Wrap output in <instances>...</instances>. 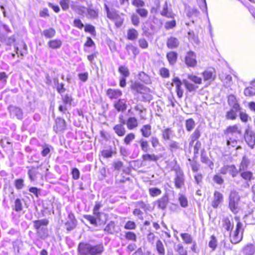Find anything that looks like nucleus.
<instances>
[{"mask_svg":"<svg viewBox=\"0 0 255 255\" xmlns=\"http://www.w3.org/2000/svg\"><path fill=\"white\" fill-rule=\"evenodd\" d=\"M71 1L70 0H61L60 1V6L62 9L64 10H67L69 8V5H71Z\"/></svg>","mask_w":255,"mask_h":255,"instance_id":"nucleus-61","label":"nucleus"},{"mask_svg":"<svg viewBox=\"0 0 255 255\" xmlns=\"http://www.w3.org/2000/svg\"><path fill=\"white\" fill-rule=\"evenodd\" d=\"M139 143L141 150L144 152H147L149 149V147L147 141L143 138H141L139 141Z\"/></svg>","mask_w":255,"mask_h":255,"instance_id":"nucleus-55","label":"nucleus"},{"mask_svg":"<svg viewBox=\"0 0 255 255\" xmlns=\"http://www.w3.org/2000/svg\"><path fill=\"white\" fill-rule=\"evenodd\" d=\"M104 251L102 243L94 245L90 243L81 242L78 247V252L80 255H100Z\"/></svg>","mask_w":255,"mask_h":255,"instance_id":"nucleus-1","label":"nucleus"},{"mask_svg":"<svg viewBox=\"0 0 255 255\" xmlns=\"http://www.w3.org/2000/svg\"><path fill=\"white\" fill-rule=\"evenodd\" d=\"M86 9L88 13L87 17L89 18L96 19L98 18V12L97 10L90 7L87 8Z\"/></svg>","mask_w":255,"mask_h":255,"instance_id":"nucleus-39","label":"nucleus"},{"mask_svg":"<svg viewBox=\"0 0 255 255\" xmlns=\"http://www.w3.org/2000/svg\"><path fill=\"white\" fill-rule=\"evenodd\" d=\"M243 224L238 221L236 226L235 231L233 234L230 232V240L232 244H236L240 242L243 239V229H242Z\"/></svg>","mask_w":255,"mask_h":255,"instance_id":"nucleus-3","label":"nucleus"},{"mask_svg":"<svg viewBox=\"0 0 255 255\" xmlns=\"http://www.w3.org/2000/svg\"><path fill=\"white\" fill-rule=\"evenodd\" d=\"M66 127L65 121L60 118H57L55 120V126L54 127L56 132L65 129Z\"/></svg>","mask_w":255,"mask_h":255,"instance_id":"nucleus-17","label":"nucleus"},{"mask_svg":"<svg viewBox=\"0 0 255 255\" xmlns=\"http://www.w3.org/2000/svg\"><path fill=\"white\" fill-rule=\"evenodd\" d=\"M71 7L79 14H84L85 12V9L86 8L84 6L75 4L73 1H71Z\"/></svg>","mask_w":255,"mask_h":255,"instance_id":"nucleus-23","label":"nucleus"},{"mask_svg":"<svg viewBox=\"0 0 255 255\" xmlns=\"http://www.w3.org/2000/svg\"><path fill=\"white\" fill-rule=\"evenodd\" d=\"M85 31L87 32L90 33L92 35H96V30L95 27L91 24H86L85 26Z\"/></svg>","mask_w":255,"mask_h":255,"instance_id":"nucleus-64","label":"nucleus"},{"mask_svg":"<svg viewBox=\"0 0 255 255\" xmlns=\"http://www.w3.org/2000/svg\"><path fill=\"white\" fill-rule=\"evenodd\" d=\"M220 173L222 175L229 174L232 177L235 178L239 174V170L234 164H226L221 167L219 170Z\"/></svg>","mask_w":255,"mask_h":255,"instance_id":"nucleus-4","label":"nucleus"},{"mask_svg":"<svg viewBox=\"0 0 255 255\" xmlns=\"http://www.w3.org/2000/svg\"><path fill=\"white\" fill-rule=\"evenodd\" d=\"M14 210L16 212H20L22 210V205L20 199H16L14 201Z\"/></svg>","mask_w":255,"mask_h":255,"instance_id":"nucleus-62","label":"nucleus"},{"mask_svg":"<svg viewBox=\"0 0 255 255\" xmlns=\"http://www.w3.org/2000/svg\"><path fill=\"white\" fill-rule=\"evenodd\" d=\"M119 71L122 75L121 77L127 78L129 75L128 68L124 66H121L119 68Z\"/></svg>","mask_w":255,"mask_h":255,"instance_id":"nucleus-49","label":"nucleus"},{"mask_svg":"<svg viewBox=\"0 0 255 255\" xmlns=\"http://www.w3.org/2000/svg\"><path fill=\"white\" fill-rule=\"evenodd\" d=\"M119 15L117 13V12L115 9H112L107 14V16L110 19L113 20L114 19H119Z\"/></svg>","mask_w":255,"mask_h":255,"instance_id":"nucleus-60","label":"nucleus"},{"mask_svg":"<svg viewBox=\"0 0 255 255\" xmlns=\"http://www.w3.org/2000/svg\"><path fill=\"white\" fill-rule=\"evenodd\" d=\"M219 77L223 83L224 87L228 88L232 84V77L231 75L226 73L219 74Z\"/></svg>","mask_w":255,"mask_h":255,"instance_id":"nucleus-12","label":"nucleus"},{"mask_svg":"<svg viewBox=\"0 0 255 255\" xmlns=\"http://www.w3.org/2000/svg\"><path fill=\"white\" fill-rule=\"evenodd\" d=\"M249 164V159L246 156H244L242 159V160L241 161V163H240V165L239 170H238L239 172V171L241 172L242 171H244V170H245L246 169H247Z\"/></svg>","mask_w":255,"mask_h":255,"instance_id":"nucleus-44","label":"nucleus"},{"mask_svg":"<svg viewBox=\"0 0 255 255\" xmlns=\"http://www.w3.org/2000/svg\"><path fill=\"white\" fill-rule=\"evenodd\" d=\"M223 196L219 191H216L214 193L213 200L212 202V206L214 208H217L223 202Z\"/></svg>","mask_w":255,"mask_h":255,"instance_id":"nucleus-10","label":"nucleus"},{"mask_svg":"<svg viewBox=\"0 0 255 255\" xmlns=\"http://www.w3.org/2000/svg\"><path fill=\"white\" fill-rule=\"evenodd\" d=\"M126 49L129 54L131 52L134 56H136L139 53V49L131 44L127 45Z\"/></svg>","mask_w":255,"mask_h":255,"instance_id":"nucleus-42","label":"nucleus"},{"mask_svg":"<svg viewBox=\"0 0 255 255\" xmlns=\"http://www.w3.org/2000/svg\"><path fill=\"white\" fill-rule=\"evenodd\" d=\"M135 135L133 133H128L124 139V143L126 145L130 144V142L134 139Z\"/></svg>","mask_w":255,"mask_h":255,"instance_id":"nucleus-56","label":"nucleus"},{"mask_svg":"<svg viewBox=\"0 0 255 255\" xmlns=\"http://www.w3.org/2000/svg\"><path fill=\"white\" fill-rule=\"evenodd\" d=\"M183 84L184 85L186 89L190 92L195 91L198 88L194 84L190 83L186 79L183 80Z\"/></svg>","mask_w":255,"mask_h":255,"instance_id":"nucleus-40","label":"nucleus"},{"mask_svg":"<svg viewBox=\"0 0 255 255\" xmlns=\"http://www.w3.org/2000/svg\"><path fill=\"white\" fill-rule=\"evenodd\" d=\"M149 194L151 197H155L159 196L161 194V190L156 187L150 188L148 190Z\"/></svg>","mask_w":255,"mask_h":255,"instance_id":"nucleus-45","label":"nucleus"},{"mask_svg":"<svg viewBox=\"0 0 255 255\" xmlns=\"http://www.w3.org/2000/svg\"><path fill=\"white\" fill-rule=\"evenodd\" d=\"M185 62L188 67H195L197 63L196 54L193 51L188 52L185 57Z\"/></svg>","mask_w":255,"mask_h":255,"instance_id":"nucleus-5","label":"nucleus"},{"mask_svg":"<svg viewBox=\"0 0 255 255\" xmlns=\"http://www.w3.org/2000/svg\"><path fill=\"white\" fill-rule=\"evenodd\" d=\"M228 104L232 108L236 110H240L241 108L239 104L237 103L236 98L233 95L228 96Z\"/></svg>","mask_w":255,"mask_h":255,"instance_id":"nucleus-19","label":"nucleus"},{"mask_svg":"<svg viewBox=\"0 0 255 255\" xmlns=\"http://www.w3.org/2000/svg\"><path fill=\"white\" fill-rule=\"evenodd\" d=\"M38 172L34 168H32L28 171V175L30 181H34L37 178V175Z\"/></svg>","mask_w":255,"mask_h":255,"instance_id":"nucleus-41","label":"nucleus"},{"mask_svg":"<svg viewBox=\"0 0 255 255\" xmlns=\"http://www.w3.org/2000/svg\"><path fill=\"white\" fill-rule=\"evenodd\" d=\"M115 132L119 136H123L126 132V128L123 124H119L115 125L113 128Z\"/></svg>","mask_w":255,"mask_h":255,"instance_id":"nucleus-20","label":"nucleus"},{"mask_svg":"<svg viewBox=\"0 0 255 255\" xmlns=\"http://www.w3.org/2000/svg\"><path fill=\"white\" fill-rule=\"evenodd\" d=\"M240 110H236L234 108H232L231 109L228 111L226 115V118L228 120H234L237 117V112Z\"/></svg>","mask_w":255,"mask_h":255,"instance_id":"nucleus-31","label":"nucleus"},{"mask_svg":"<svg viewBox=\"0 0 255 255\" xmlns=\"http://www.w3.org/2000/svg\"><path fill=\"white\" fill-rule=\"evenodd\" d=\"M63 103L67 106H71L73 102V98L71 95L66 94L65 95H61Z\"/></svg>","mask_w":255,"mask_h":255,"instance_id":"nucleus-26","label":"nucleus"},{"mask_svg":"<svg viewBox=\"0 0 255 255\" xmlns=\"http://www.w3.org/2000/svg\"><path fill=\"white\" fill-rule=\"evenodd\" d=\"M201 160L202 162L207 164L211 169L213 168V162L211 161L206 156L203 154L201 155Z\"/></svg>","mask_w":255,"mask_h":255,"instance_id":"nucleus-53","label":"nucleus"},{"mask_svg":"<svg viewBox=\"0 0 255 255\" xmlns=\"http://www.w3.org/2000/svg\"><path fill=\"white\" fill-rule=\"evenodd\" d=\"M42 34L46 38H51L55 35L56 31L53 28H49L44 29L42 31Z\"/></svg>","mask_w":255,"mask_h":255,"instance_id":"nucleus-28","label":"nucleus"},{"mask_svg":"<svg viewBox=\"0 0 255 255\" xmlns=\"http://www.w3.org/2000/svg\"><path fill=\"white\" fill-rule=\"evenodd\" d=\"M169 199L167 194H165L162 197L157 200L155 203L157 205L159 209L164 210L166 209L168 203Z\"/></svg>","mask_w":255,"mask_h":255,"instance_id":"nucleus-15","label":"nucleus"},{"mask_svg":"<svg viewBox=\"0 0 255 255\" xmlns=\"http://www.w3.org/2000/svg\"><path fill=\"white\" fill-rule=\"evenodd\" d=\"M156 248L159 255H165V249L162 242L158 240L156 243Z\"/></svg>","mask_w":255,"mask_h":255,"instance_id":"nucleus-38","label":"nucleus"},{"mask_svg":"<svg viewBox=\"0 0 255 255\" xmlns=\"http://www.w3.org/2000/svg\"><path fill=\"white\" fill-rule=\"evenodd\" d=\"M242 251L244 255H254L255 245L252 243H248L243 248Z\"/></svg>","mask_w":255,"mask_h":255,"instance_id":"nucleus-14","label":"nucleus"},{"mask_svg":"<svg viewBox=\"0 0 255 255\" xmlns=\"http://www.w3.org/2000/svg\"><path fill=\"white\" fill-rule=\"evenodd\" d=\"M138 36L137 31L134 28L129 29L127 31V38L130 40H135Z\"/></svg>","mask_w":255,"mask_h":255,"instance_id":"nucleus-24","label":"nucleus"},{"mask_svg":"<svg viewBox=\"0 0 255 255\" xmlns=\"http://www.w3.org/2000/svg\"><path fill=\"white\" fill-rule=\"evenodd\" d=\"M178 201L180 206L183 208H186L188 205V202L186 197L181 193L178 194Z\"/></svg>","mask_w":255,"mask_h":255,"instance_id":"nucleus-34","label":"nucleus"},{"mask_svg":"<svg viewBox=\"0 0 255 255\" xmlns=\"http://www.w3.org/2000/svg\"><path fill=\"white\" fill-rule=\"evenodd\" d=\"M173 131L170 128H166L164 129L162 132V138L164 140L170 139L171 136L173 135Z\"/></svg>","mask_w":255,"mask_h":255,"instance_id":"nucleus-35","label":"nucleus"},{"mask_svg":"<svg viewBox=\"0 0 255 255\" xmlns=\"http://www.w3.org/2000/svg\"><path fill=\"white\" fill-rule=\"evenodd\" d=\"M217 245V241L216 237L212 235L210 237V240L209 242V247L212 249L213 251H214Z\"/></svg>","mask_w":255,"mask_h":255,"instance_id":"nucleus-59","label":"nucleus"},{"mask_svg":"<svg viewBox=\"0 0 255 255\" xmlns=\"http://www.w3.org/2000/svg\"><path fill=\"white\" fill-rule=\"evenodd\" d=\"M166 57L170 64H174L177 60V54L174 51H171L167 53Z\"/></svg>","mask_w":255,"mask_h":255,"instance_id":"nucleus-29","label":"nucleus"},{"mask_svg":"<svg viewBox=\"0 0 255 255\" xmlns=\"http://www.w3.org/2000/svg\"><path fill=\"white\" fill-rule=\"evenodd\" d=\"M127 124L129 129H132L137 127L138 125L137 120L134 117L129 118Z\"/></svg>","mask_w":255,"mask_h":255,"instance_id":"nucleus-30","label":"nucleus"},{"mask_svg":"<svg viewBox=\"0 0 255 255\" xmlns=\"http://www.w3.org/2000/svg\"><path fill=\"white\" fill-rule=\"evenodd\" d=\"M140 131L143 137L147 138L151 134V127L149 125H145L142 126Z\"/></svg>","mask_w":255,"mask_h":255,"instance_id":"nucleus-21","label":"nucleus"},{"mask_svg":"<svg viewBox=\"0 0 255 255\" xmlns=\"http://www.w3.org/2000/svg\"><path fill=\"white\" fill-rule=\"evenodd\" d=\"M114 107L119 112L124 111L127 109V105L123 100L119 99L118 101L115 102Z\"/></svg>","mask_w":255,"mask_h":255,"instance_id":"nucleus-27","label":"nucleus"},{"mask_svg":"<svg viewBox=\"0 0 255 255\" xmlns=\"http://www.w3.org/2000/svg\"><path fill=\"white\" fill-rule=\"evenodd\" d=\"M195 126V121L193 119H189L185 122V127L186 130L191 131L193 129Z\"/></svg>","mask_w":255,"mask_h":255,"instance_id":"nucleus-43","label":"nucleus"},{"mask_svg":"<svg viewBox=\"0 0 255 255\" xmlns=\"http://www.w3.org/2000/svg\"><path fill=\"white\" fill-rule=\"evenodd\" d=\"M10 111L16 116L18 119H22V112L20 108L15 107H12L10 108Z\"/></svg>","mask_w":255,"mask_h":255,"instance_id":"nucleus-48","label":"nucleus"},{"mask_svg":"<svg viewBox=\"0 0 255 255\" xmlns=\"http://www.w3.org/2000/svg\"><path fill=\"white\" fill-rule=\"evenodd\" d=\"M41 146L42 147L41 154L43 157L47 156L53 150V147L47 144H42Z\"/></svg>","mask_w":255,"mask_h":255,"instance_id":"nucleus-22","label":"nucleus"},{"mask_svg":"<svg viewBox=\"0 0 255 255\" xmlns=\"http://www.w3.org/2000/svg\"><path fill=\"white\" fill-rule=\"evenodd\" d=\"M160 14L167 17H172L173 14L172 13L168 10V5L167 2H165L163 6L162 10H161Z\"/></svg>","mask_w":255,"mask_h":255,"instance_id":"nucleus-37","label":"nucleus"},{"mask_svg":"<svg viewBox=\"0 0 255 255\" xmlns=\"http://www.w3.org/2000/svg\"><path fill=\"white\" fill-rule=\"evenodd\" d=\"M175 185L177 188H180L184 184V178L183 172L180 169H176Z\"/></svg>","mask_w":255,"mask_h":255,"instance_id":"nucleus-8","label":"nucleus"},{"mask_svg":"<svg viewBox=\"0 0 255 255\" xmlns=\"http://www.w3.org/2000/svg\"><path fill=\"white\" fill-rule=\"evenodd\" d=\"M240 199V196L237 191L235 190H232L231 191L229 196L228 207L230 211L234 214H237L240 210L239 204Z\"/></svg>","mask_w":255,"mask_h":255,"instance_id":"nucleus-2","label":"nucleus"},{"mask_svg":"<svg viewBox=\"0 0 255 255\" xmlns=\"http://www.w3.org/2000/svg\"><path fill=\"white\" fill-rule=\"evenodd\" d=\"M214 70H208L205 71L203 73V76L205 81H211L214 80L215 75L213 73Z\"/></svg>","mask_w":255,"mask_h":255,"instance_id":"nucleus-25","label":"nucleus"},{"mask_svg":"<svg viewBox=\"0 0 255 255\" xmlns=\"http://www.w3.org/2000/svg\"><path fill=\"white\" fill-rule=\"evenodd\" d=\"M244 93L246 96H253L255 95V88L249 86L245 89Z\"/></svg>","mask_w":255,"mask_h":255,"instance_id":"nucleus-51","label":"nucleus"},{"mask_svg":"<svg viewBox=\"0 0 255 255\" xmlns=\"http://www.w3.org/2000/svg\"><path fill=\"white\" fill-rule=\"evenodd\" d=\"M107 95L112 100L118 99L122 95V92L118 89H109L107 91Z\"/></svg>","mask_w":255,"mask_h":255,"instance_id":"nucleus-16","label":"nucleus"},{"mask_svg":"<svg viewBox=\"0 0 255 255\" xmlns=\"http://www.w3.org/2000/svg\"><path fill=\"white\" fill-rule=\"evenodd\" d=\"M179 41L178 39L174 37H170L167 40L166 45L169 49H175L178 47Z\"/></svg>","mask_w":255,"mask_h":255,"instance_id":"nucleus-18","label":"nucleus"},{"mask_svg":"<svg viewBox=\"0 0 255 255\" xmlns=\"http://www.w3.org/2000/svg\"><path fill=\"white\" fill-rule=\"evenodd\" d=\"M187 78L195 84H201L202 83V78L193 74H188Z\"/></svg>","mask_w":255,"mask_h":255,"instance_id":"nucleus-50","label":"nucleus"},{"mask_svg":"<svg viewBox=\"0 0 255 255\" xmlns=\"http://www.w3.org/2000/svg\"><path fill=\"white\" fill-rule=\"evenodd\" d=\"M180 236L186 244H189L192 243V239L189 234L187 233H182Z\"/></svg>","mask_w":255,"mask_h":255,"instance_id":"nucleus-63","label":"nucleus"},{"mask_svg":"<svg viewBox=\"0 0 255 255\" xmlns=\"http://www.w3.org/2000/svg\"><path fill=\"white\" fill-rule=\"evenodd\" d=\"M182 83L183 81L181 82L178 77H175L172 80V84L175 86L177 95L179 98H181L183 94V90L181 87Z\"/></svg>","mask_w":255,"mask_h":255,"instance_id":"nucleus-9","label":"nucleus"},{"mask_svg":"<svg viewBox=\"0 0 255 255\" xmlns=\"http://www.w3.org/2000/svg\"><path fill=\"white\" fill-rule=\"evenodd\" d=\"M104 230L109 234H113L115 230V223L113 221L110 222L106 226Z\"/></svg>","mask_w":255,"mask_h":255,"instance_id":"nucleus-57","label":"nucleus"},{"mask_svg":"<svg viewBox=\"0 0 255 255\" xmlns=\"http://www.w3.org/2000/svg\"><path fill=\"white\" fill-rule=\"evenodd\" d=\"M101 207L102 205L100 202H96L93 209V214L97 217L99 221L101 220V215L102 214L101 212H99V210Z\"/></svg>","mask_w":255,"mask_h":255,"instance_id":"nucleus-36","label":"nucleus"},{"mask_svg":"<svg viewBox=\"0 0 255 255\" xmlns=\"http://www.w3.org/2000/svg\"><path fill=\"white\" fill-rule=\"evenodd\" d=\"M241 176L246 180L251 181L253 177V174L249 171H242L241 173Z\"/></svg>","mask_w":255,"mask_h":255,"instance_id":"nucleus-47","label":"nucleus"},{"mask_svg":"<svg viewBox=\"0 0 255 255\" xmlns=\"http://www.w3.org/2000/svg\"><path fill=\"white\" fill-rule=\"evenodd\" d=\"M199 7L203 12L208 14L207 6L206 0H197Z\"/></svg>","mask_w":255,"mask_h":255,"instance_id":"nucleus-54","label":"nucleus"},{"mask_svg":"<svg viewBox=\"0 0 255 255\" xmlns=\"http://www.w3.org/2000/svg\"><path fill=\"white\" fill-rule=\"evenodd\" d=\"M34 227L36 229L37 233L41 238L44 237V235H41L40 231L45 230L42 226H46L48 224V221L47 219H42L35 220L33 222Z\"/></svg>","mask_w":255,"mask_h":255,"instance_id":"nucleus-7","label":"nucleus"},{"mask_svg":"<svg viewBox=\"0 0 255 255\" xmlns=\"http://www.w3.org/2000/svg\"><path fill=\"white\" fill-rule=\"evenodd\" d=\"M84 218L89 221L90 223L94 226H97V221L99 220L97 218V217L94 216H92L90 215H85L84 216Z\"/></svg>","mask_w":255,"mask_h":255,"instance_id":"nucleus-52","label":"nucleus"},{"mask_svg":"<svg viewBox=\"0 0 255 255\" xmlns=\"http://www.w3.org/2000/svg\"><path fill=\"white\" fill-rule=\"evenodd\" d=\"M48 45L52 49H58L61 46L62 41L60 39L50 40Z\"/></svg>","mask_w":255,"mask_h":255,"instance_id":"nucleus-32","label":"nucleus"},{"mask_svg":"<svg viewBox=\"0 0 255 255\" xmlns=\"http://www.w3.org/2000/svg\"><path fill=\"white\" fill-rule=\"evenodd\" d=\"M66 230L68 231L73 230L77 225V220L75 219L74 214L70 212L68 215V220L65 223Z\"/></svg>","mask_w":255,"mask_h":255,"instance_id":"nucleus-6","label":"nucleus"},{"mask_svg":"<svg viewBox=\"0 0 255 255\" xmlns=\"http://www.w3.org/2000/svg\"><path fill=\"white\" fill-rule=\"evenodd\" d=\"M11 32L9 27L0 21V41H5V35Z\"/></svg>","mask_w":255,"mask_h":255,"instance_id":"nucleus-11","label":"nucleus"},{"mask_svg":"<svg viewBox=\"0 0 255 255\" xmlns=\"http://www.w3.org/2000/svg\"><path fill=\"white\" fill-rule=\"evenodd\" d=\"M169 146L170 151L172 152H175L180 148L178 142L174 140L170 141Z\"/></svg>","mask_w":255,"mask_h":255,"instance_id":"nucleus-58","label":"nucleus"},{"mask_svg":"<svg viewBox=\"0 0 255 255\" xmlns=\"http://www.w3.org/2000/svg\"><path fill=\"white\" fill-rule=\"evenodd\" d=\"M223 227L226 231L231 232L233 229L234 225L231 224L228 218H226L223 220Z\"/></svg>","mask_w":255,"mask_h":255,"instance_id":"nucleus-33","label":"nucleus"},{"mask_svg":"<svg viewBox=\"0 0 255 255\" xmlns=\"http://www.w3.org/2000/svg\"><path fill=\"white\" fill-rule=\"evenodd\" d=\"M245 141L251 148H255V133L254 132H246L245 135Z\"/></svg>","mask_w":255,"mask_h":255,"instance_id":"nucleus-13","label":"nucleus"},{"mask_svg":"<svg viewBox=\"0 0 255 255\" xmlns=\"http://www.w3.org/2000/svg\"><path fill=\"white\" fill-rule=\"evenodd\" d=\"M142 157L144 161H156L159 159V157L155 154H143Z\"/></svg>","mask_w":255,"mask_h":255,"instance_id":"nucleus-46","label":"nucleus"}]
</instances>
